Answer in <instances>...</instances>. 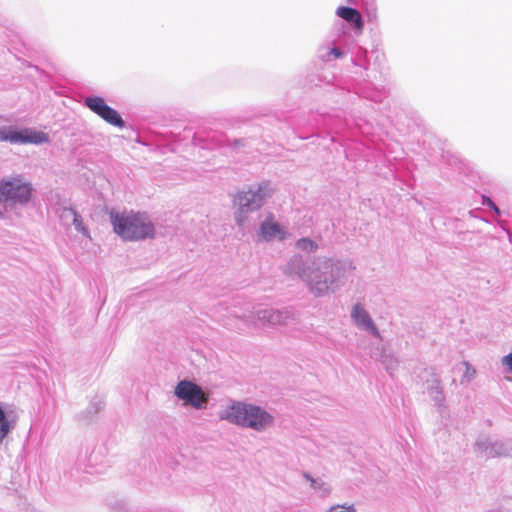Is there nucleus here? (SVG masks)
I'll list each match as a JSON object with an SVG mask.
<instances>
[{
    "label": "nucleus",
    "instance_id": "f257e3e1",
    "mask_svg": "<svg viewBox=\"0 0 512 512\" xmlns=\"http://www.w3.org/2000/svg\"><path fill=\"white\" fill-rule=\"evenodd\" d=\"M114 231L124 240H140L153 236L154 227L150 220L140 213L111 215Z\"/></svg>",
    "mask_w": 512,
    "mask_h": 512
},
{
    "label": "nucleus",
    "instance_id": "f03ea898",
    "mask_svg": "<svg viewBox=\"0 0 512 512\" xmlns=\"http://www.w3.org/2000/svg\"><path fill=\"white\" fill-rule=\"evenodd\" d=\"M32 197V186L22 177L16 176L0 181V202L26 204Z\"/></svg>",
    "mask_w": 512,
    "mask_h": 512
},
{
    "label": "nucleus",
    "instance_id": "7ed1b4c3",
    "mask_svg": "<svg viewBox=\"0 0 512 512\" xmlns=\"http://www.w3.org/2000/svg\"><path fill=\"white\" fill-rule=\"evenodd\" d=\"M0 141H8L13 144H40L47 142L48 136L44 132L31 129L16 130L13 128H8L0 130Z\"/></svg>",
    "mask_w": 512,
    "mask_h": 512
},
{
    "label": "nucleus",
    "instance_id": "20e7f679",
    "mask_svg": "<svg viewBox=\"0 0 512 512\" xmlns=\"http://www.w3.org/2000/svg\"><path fill=\"white\" fill-rule=\"evenodd\" d=\"M85 105L107 123L119 128L124 127V121L119 113L109 107L103 98L88 97L85 99Z\"/></svg>",
    "mask_w": 512,
    "mask_h": 512
},
{
    "label": "nucleus",
    "instance_id": "39448f33",
    "mask_svg": "<svg viewBox=\"0 0 512 512\" xmlns=\"http://www.w3.org/2000/svg\"><path fill=\"white\" fill-rule=\"evenodd\" d=\"M175 394L178 398L184 400L186 404H190L195 408H201L208 400L200 386L186 380L180 381L177 384Z\"/></svg>",
    "mask_w": 512,
    "mask_h": 512
},
{
    "label": "nucleus",
    "instance_id": "423d86ee",
    "mask_svg": "<svg viewBox=\"0 0 512 512\" xmlns=\"http://www.w3.org/2000/svg\"><path fill=\"white\" fill-rule=\"evenodd\" d=\"M251 405L236 403L226 409L221 419H225L233 424L246 427L247 417L249 416Z\"/></svg>",
    "mask_w": 512,
    "mask_h": 512
},
{
    "label": "nucleus",
    "instance_id": "0eeeda50",
    "mask_svg": "<svg viewBox=\"0 0 512 512\" xmlns=\"http://www.w3.org/2000/svg\"><path fill=\"white\" fill-rule=\"evenodd\" d=\"M272 421L273 418L270 414L260 407L251 405L246 427H250L254 430H262L270 425Z\"/></svg>",
    "mask_w": 512,
    "mask_h": 512
},
{
    "label": "nucleus",
    "instance_id": "6e6552de",
    "mask_svg": "<svg viewBox=\"0 0 512 512\" xmlns=\"http://www.w3.org/2000/svg\"><path fill=\"white\" fill-rule=\"evenodd\" d=\"M237 198L241 213L256 210L262 205L263 202V197L260 192H242L238 194Z\"/></svg>",
    "mask_w": 512,
    "mask_h": 512
},
{
    "label": "nucleus",
    "instance_id": "1a4fd4ad",
    "mask_svg": "<svg viewBox=\"0 0 512 512\" xmlns=\"http://www.w3.org/2000/svg\"><path fill=\"white\" fill-rule=\"evenodd\" d=\"M351 316L358 326H362L369 330L376 337L380 336L378 329L375 327L369 314L362 306L356 304L353 308Z\"/></svg>",
    "mask_w": 512,
    "mask_h": 512
},
{
    "label": "nucleus",
    "instance_id": "9d476101",
    "mask_svg": "<svg viewBox=\"0 0 512 512\" xmlns=\"http://www.w3.org/2000/svg\"><path fill=\"white\" fill-rule=\"evenodd\" d=\"M337 15L345 21L354 24L355 28L359 32H362L363 20L358 10L351 7L342 6L337 9Z\"/></svg>",
    "mask_w": 512,
    "mask_h": 512
},
{
    "label": "nucleus",
    "instance_id": "9b49d317",
    "mask_svg": "<svg viewBox=\"0 0 512 512\" xmlns=\"http://www.w3.org/2000/svg\"><path fill=\"white\" fill-rule=\"evenodd\" d=\"M60 219L65 225L69 226L72 223L77 231L88 235V231L84 227L81 217L72 208H63Z\"/></svg>",
    "mask_w": 512,
    "mask_h": 512
},
{
    "label": "nucleus",
    "instance_id": "f8f14e48",
    "mask_svg": "<svg viewBox=\"0 0 512 512\" xmlns=\"http://www.w3.org/2000/svg\"><path fill=\"white\" fill-rule=\"evenodd\" d=\"M281 233L280 226L275 222H265L260 229V235L263 239L269 240Z\"/></svg>",
    "mask_w": 512,
    "mask_h": 512
},
{
    "label": "nucleus",
    "instance_id": "ddd939ff",
    "mask_svg": "<svg viewBox=\"0 0 512 512\" xmlns=\"http://www.w3.org/2000/svg\"><path fill=\"white\" fill-rule=\"evenodd\" d=\"M13 427V421L8 418L4 410L0 407V442L7 437Z\"/></svg>",
    "mask_w": 512,
    "mask_h": 512
},
{
    "label": "nucleus",
    "instance_id": "4468645a",
    "mask_svg": "<svg viewBox=\"0 0 512 512\" xmlns=\"http://www.w3.org/2000/svg\"><path fill=\"white\" fill-rule=\"evenodd\" d=\"M296 246L299 249H302V250L313 251L314 249H316L315 243L313 241H311L310 239H307V238H303V239L298 240L297 243H296Z\"/></svg>",
    "mask_w": 512,
    "mask_h": 512
},
{
    "label": "nucleus",
    "instance_id": "2eb2a0df",
    "mask_svg": "<svg viewBox=\"0 0 512 512\" xmlns=\"http://www.w3.org/2000/svg\"><path fill=\"white\" fill-rule=\"evenodd\" d=\"M311 289L318 295L323 294L328 291L329 287L326 282H316L312 285Z\"/></svg>",
    "mask_w": 512,
    "mask_h": 512
},
{
    "label": "nucleus",
    "instance_id": "dca6fc26",
    "mask_svg": "<svg viewBox=\"0 0 512 512\" xmlns=\"http://www.w3.org/2000/svg\"><path fill=\"white\" fill-rule=\"evenodd\" d=\"M503 365H505L508 370L512 373V353L506 355L502 359Z\"/></svg>",
    "mask_w": 512,
    "mask_h": 512
},
{
    "label": "nucleus",
    "instance_id": "f3484780",
    "mask_svg": "<svg viewBox=\"0 0 512 512\" xmlns=\"http://www.w3.org/2000/svg\"><path fill=\"white\" fill-rule=\"evenodd\" d=\"M483 203H484V204H486V205H488L489 207H491V208H492V209H493L497 214H499V213H500V211H499L498 207H497V206H496V205L491 201V199H490V198H486V197H484V198H483Z\"/></svg>",
    "mask_w": 512,
    "mask_h": 512
},
{
    "label": "nucleus",
    "instance_id": "a211bd4d",
    "mask_svg": "<svg viewBox=\"0 0 512 512\" xmlns=\"http://www.w3.org/2000/svg\"><path fill=\"white\" fill-rule=\"evenodd\" d=\"M331 54H333L336 58H339L342 56V52L336 47L331 49Z\"/></svg>",
    "mask_w": 512,
    "mask_h": 512
},
{
    "label": "nucleus",
    "instance_id": "6ab92c4d",
    "mask_svg": "<svg viewBox=\"0 0 512 512\" xmlns=\"http://www.w3.org/2000/svg\"><path fill=\"white\" fill-rule=\"evenodd\" d=\"M2 216V213L0 212V217Z\"/></svg>",
    "mask_w": 512,
    "mask_h": 512
}]
</instances>
